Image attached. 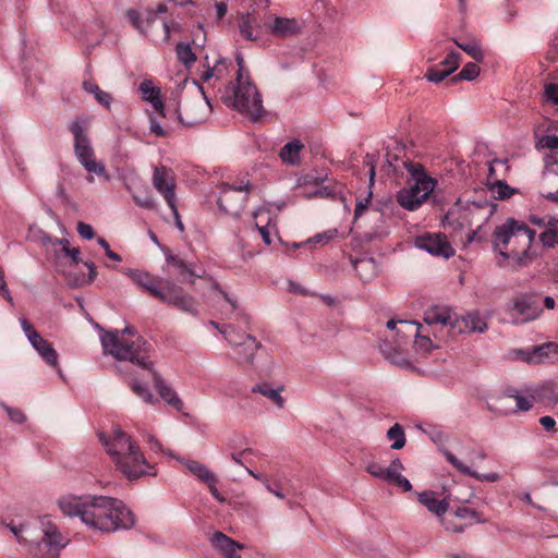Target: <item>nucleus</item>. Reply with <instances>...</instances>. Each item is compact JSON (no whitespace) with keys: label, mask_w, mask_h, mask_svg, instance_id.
<instances>
[{"label":"nucleus","mask_w":558,"mask_h":558,"mask_svg":"<svg viewBox=\"0 0 558 558\" xmlns=\"http://www.w3.org/2000/svg\"><path fill=\"white\" fill-rule=\"evenodd\" d=\"M178 461H180L191 474H193L203 483L213 481L215 473H213L205 464L195 460H186L181 458H178Z\"/></svg>","instance_id":"38"},{"label":"nucleus","mask_w":558,"mask_h":558,"mask_svg":"<svg viewBox=\"0 0 558 558\" xmlns=\"http://www.w3.org/2000/svg\"><path fill=\"white\" fill-rule=\"evenodd\" d=\"M142 99L149 102L155 111L165 116V104L161 97L160 87L156 86L151 80H144L138 86Z\"/></svg>","instance_id":"24"},{"label":"nucleus","mask_w":558,"mask_h":558,"mask_svg":"<svg viewBox=\"0 0 558 558\" xmlns=\"http://www.w3.org/2000/svg\"><path fill=\"white\" fill-rule=\"evenodd\" d=\"M100 342L105 354L111 355L118 361H129L149 372L160 398L177 411L183 409V402L177 391L155 371V364L148 355V343L142 337L135 336L133 328L125 327L123 330L104 331L100 335Z\"/></svg>","instance_id":"2"},{"label":"nucleus","mask_w":558,"mask_h":558,"mask_svg":"<svg viewBox=\"0 0 558 558\" xmlns=\"http://www.w3.org/2000/svg\"><path fill=\"white\" fill-rule=\"evenodd\" d=\"M221 335L233 349L232 359L239 365L253 364L257 351L262 348V343L255 337L234 327L221 329Z\"/></svg>","instance_id":"10"},{"label":"nucleus","mask_w":558,"mask_h":558,"mask_svg":"<svg viewBox=\"0 0 558 558\" xmlns=\"http://www.w3.org/2000/svg\"><path fill=\"white\" fill-rule=\"evenodd\" d=\"M336 194H337V192L333 187L319 186L308 193H304V196L307 198H312V197L333 198V197H336Z\"/></svg>","instance_id":"50"},{"label":"nucleus","mask_w":558,"mask_h":558,"mask_svg":"<svg viewBox=\"0 0 558 558\" xmlns=\"http://www.w3.org/2000/svg\"><path fill=\"white\" fill-rule=\"evenodd\" d=\"M167 12L165 4H159L157 10L145 9L142 11L130 9L126 11L129 23L142 35L150 38L155 43H165L170 37V32L174 24L170 26L161 21L158 14Z\"/></svg>","instance_id":"8"},{"label":"nucleus","mask_w":558,"mask_h":558,"mask_svg":"<svg viewBox=\"0 0 558 558\" xmlns=\"http://www.w3.org/2000/svg\"><path fill=\"white\" fill-rule=\"evenodd\" d=\"M450 73L446 69H440V65L429 68L426 73V78L433 83L444 81Z\"/></svg>","instance_id":"52"},{"label":"nucleus","mask_w":558,"mask_h":558,"mask_svg":"<svg viewBox=\"0 0 558 558\" xmlns=\"http://www.w3.org/2000/svg\"><path fill=\"white\" fill-rule=\"evenodd\" d=\"M501 167V168H505V170H507V160H502V159H494L490 163H489V167H488V183L493 182L496 177V172L498 170V168Z\"/></svg>","instance_id":"56"},{"label":"nucleus","mask_w":558,"mask_h":558,"mask_svg":"<svg viewBox=\"0 0 558 558\" xmlns=\"http://www.w3.org/2000/svg\"><path fill=\"white\" fill-rule=\"evenodd\" d=\"M464 329L469 332L483 333L487 330L486 318L481 315L478 311H471L461 317Z\"/></svg>","instance_id":"36"},{"label":"nucleus","mask_w":558,"mask_h":558,"mask_svg":"<svg viewBox=\"0 0 558 558\" xmlns=\"http://www.w3.org/2000/svg\"><path fill=\"white\" fill-rule=\"evenodd\" d=\"M545 101L558 107V84L549 83L544 88Z\"/></svg>","instance_id":"53"},{"label":"nucleus","mask_w":558,"mask_h":558,"mask_svg":"<svg viewBox=\"0 0 558 558\" xmlns=\"http://www.w3.org/2000/svg\"><path fill=\"white\" fill-rule=\"evenodd\" d=\"M83 88L86 93L94 95L95 99L106 107L107 109L110 108L112 97L109 93L104 92L99 88V86L92 82V81H84L83 82Z\"/></svg>","instance_id":"42"},{"label":"nucleus","mask_w":558,"mask_h":558,"mask_svg":"<svg viewBox=\"0 0 558 558\" xmlns=\"http://www.w3.org/2000/svg\"><path fill=\"white\" fill-rule=\"evenodd\" d=\"M403 464L399 459L391 461L389 466L384 469L380 480L384 482L392 483L400 487L403 492H411L412 484L410 481L401 474Z\"/></svg>","instance_id":"27"},{"label":"nucleus","mask_w":558,"mask_h":558,"mask_svg":"<svg viewBox=\"0 0 558 558\" xmlns=\"http://www.w3.org/2000/svg\"><path fill=\"white\" fill-rule=\"evenodd\" d=\"M387 438L392 442L391 449L399 450L405 445V434L400 424H395L388 429Z\"/></svg>","instance_id":"45"},{"label":"nucleus","mask_w":558,"mask_h":558,"mask_svg":"<svg viewBox=\"0 0 558 558\" xmlns=\"http://www.w3.org/2000/svg\"><path fill=\"white\" fill-rule=\"evenodd\" d=\"M253 217L255 228L258 230L265 244L269 245L271 243L270 230L274 228L271 227L272 218L270 211L265 207H260L254 211Z\"/></svg>","instance_id":"28"},{"label":"nucleus","mask_w":558,"mask_h":558,"mask_svg":"<svg viewBox=\"0 0 558 558\" xmlns=\"http://www.w3.org/2000/svg\"><path fill=\"white\" fill-rule=\"evenodd\" d=\"M70 131L74 136V153L80 163L88 173H95L98 177L108 179L105 166L95 160V151L85 133L83 122L80 120L73 121L70 125Z\"/></svg>","instance_id":"9"},{"label":"nucleus","mask_w":558,"mask_h":558,"mask_svg":"<svg viewBox=\"0 0 558 558\" xmlns=\"http://www.w3.org/2000/svg\"><path fill=\"white\" fill-rule=\"evenodd\" d=\"M126 383L130 389L145 403L155 404L158 401V399L150 391L148 384L138 377L130 376Z\"/></svg>","instance_id":"34"},{"label":"nucleus","mask_w":558,"mask_h":558,"mask_svg":"<svg viewBox=\"0 0 558 558\" xmlns=\"http://www.w3.org/2000/svg\"><path fill=\"white\" fill-rule=\"evenodd\" d=\"M304 23L296 17H288L265 13V32L278 37L290 38L301 34Z\"/></svg>","instance_id":"14"},{"label":"nucleus","mask_w":558,"mask_h":558,"mask_svg":"<svg viewBox=\"0 0 558 558\" xmlns=\"http://www.w3.org/2000/svg\"><path fill=\"white\" fill-rule=\"evenodd\" d=\"M98 436L117 470L128 480L156 475L140 445L121 427L113 426L110 433Z\"/></svg>","instance_id":"3"},{"label":"nucleus","mask_w":558,"mask_h":558,"mask_svg":"<svg viewBox=\"0 0 558 558\" xmlns=\"http://www.w3.org/2000/svg\"><path fill=\"white\" fill-rule=\"evenodd\" d=\"M213 547L220 551L226 558H241L239 550L243 545L233 541L222 532H215L210 537Z\"/></svg>","instance_id":"25"},{"label":"nucleus","mask_w":558,"mask_h":558,"mask_svg":"<svg viewBox=\"0 0 558 558\" xmlns=\"http://www.w3.org/2000/svg\"><path fill=\"white\" fill-rule=\"evenodd\" d=\"M304 145L299 140H293L287 143L279 153V156L283 163L298 166L301 161V151Z\"/></svg>","instance_id":"32"},{"label":"nucleus","mask_w":558,"mask_h":558,"mask_svg":"<svg viewBox=\"0 0 558 558\" xmlns=\"http://www.w3.org/2000/svg\"><path fill=\"white\" fill-rule=\"evenodd\" d=\"M177 54H178V58L179 60L190 66L191 64H193L196 60V56L195 53L192 51L190 45H186V44H183V43H180L177 45Z\"/></svg>","instance_id":"46"},{"label":"nucleus","mask_w":558,"mask_h":558,"mask_svg":"<svg viewBox=\"0 0 558 558\" xmlns=\"http://www.w3.org/2000/svg\"><path fill=\"white\" fill-rule=\"evenodd\" d=\"M282 391V386L272 387L268 383L258 384L252 388V392L264 396L269 401H271L278 409H282L286 403V400L281 395Z\"/></svg>","instance_id":"31"},{"label":"nucleus","mask_w":558,"mask_h":558,"mask_svg":"<svg viewBox=\"0 0 558 558\" xmlns=\"http://www.w3.org/2000/svg\"><path fill=\"white\" fill-rule=\"evenodd\" d=\"M480 74V66L474 62L466 63L454 80L473 81Z\"/></svg>","instance_id":"48"},{"label":"nucleus","mask_w":558,"mask_h":558,"mask_svg":"<svg viewBox=\"0 0 558 558\" xmlns=\"http://www.w3.org/2000/svg\"><path fill=\"white\" fill-rule=\"evenodd\" d=\"M417 500L423 505L430 513L435 514L441 522L442 518L448 512V502L446 499H440L438 494L434 490H424L416 493Z\"/></svg>","instance_id":"22"},{"label":"nucleus","mask_w":558,"mask_h":558,"mask_svg":"<svg viewBox=\"0 0 558 558\" xmlns=\"http://www.w3.org/2000/svg\"><path fill=\"white\" fill-rule=\"evenodd\" d=\"M125 275L133 283L149 292V294L157 298L159 301L166 300V291L160 289L159 281L149 272L137 269H126Z\"/></svg>","instance_id":"20"},{"label":"nucleus","mask_w":558,"mask_h":558,"mask_svg":"<svg viewBox=\"0 0 558 558\" xmlns=\"http://www.w3.org/2000/svg\"><path fill=\"white\" fill-rule=\"evenodd\" d=\"M205 102L197 105L184 104L178 109L180 121L187 126L196 125L206 120L211 110L208 99L204 96Z\"/></svg>","instance_id":"19"},{"label":"nucleus","mask_w":558,"mask_h":558,"mask_svg":"<svg viewBox=\"0 0 558 558\" xmlns=\"http://www.w3.org/2000/svg\"><path fill=\"white\" fill-rule=\"evenodd\" d=\"M238 27L241 36L246 40H257L265 29V15L244 13L238 16Z\"/></svg>","instance_id":"17"},{"label":"nucleus","mask_w":558,"mask_h":558,"mask_svg":"<svg viewBox=\"0 0 558 558\" xmlns=\"http://www.w3.org/2000/svg\"><path fill=\"white\" fill-rule=\"evenodd\" d=\"M542 308L531 296H518L513 300L511 315L515 323H525L536 319Z\"/></svg>","instance_id":"18"},{"label":"nucleus","mask_w":558,"mask_h":558,"mask_svg":"<svg viewBox=\"0 0 558 558\" xmlns=\"http://www.w3.org/2000/svg\"><path fill=\"white\" fill-rule=\"evenodd\" d=\"M161 302L178 307L179 310L186 312L192 315L197 314L196 303L194 299L187 294H184L180 289L174 286H170L166 291V300Z\"/></svg>","instance_id":"23"},{"label":"nucleus","mask_w":558,"mask_h":558,"mask_svg":"<svg viewBox=\"0 0 558 558\" xmlns=\"http://www.w3.org/2000/svg\"><path fill=\"white\" fill-rule=\"evenodd\" d=\"M4 411L7 412L12 422L19 424L25 422L26 417L21 410L5 405Z\"/></svg>","instance_id":"58"},{"label":"nucleus","mask_w":558,"mask_h":558,"mask_svg":"<svg viewBox=\"0 0 558 558\" xmlns=\"http://www.w3.org/2000/svg\"><path fill=\"white\" fill-rule=\"evenodd\" d=\"M445 457L447 461L457 469L460 473L465 474L468 476H471L480 482H488V483H495L500 480V475L496 472H489V473H478L472 468L468 466L465 463H463L460 459H458L453 453L446 451Z\"/></svg>","instance_id":"26"},{"label":"nucleus","mask_w":558,"mask_h":558,"mask_svg":"<svg viewBox=\"0 0 558 558\" xmlns=\"http://www.w3.org/2000/svg\"><path fill=\"white\" fill-rule=\"evenodd\" d=\"M414 338V345L418 352L427 353L435 348L430 338L428 336L422 335L421 330L418 331V336H415Z\"/></svg>","instance_id":"49"},{"label":"nucleus","mask_w":558,"mask_h":558,"mask_svg":"<svg viewBox=\"0 0 558 558\" xmlns=\"http://www.w3.org/2000/svg\"><path fill=\"white\" fill-rule=\"evenodd\" d=\"M424 322L432 325L452 326L454 324L449 308L444 306H433L424 313Z\"/></svg>","instance_id":"29"},{"label":"nucleus","mask_w":558,"mask_h":558,"mask_svg":"<svg viewBox=\"0 0 558 558\" xmlns=\"http://www.w3.org/2000/svg\"><path fill=\"white\" fill-rule=\"evenodd\" d=\"M387 328L390 330H396L397 336L401 338H412L418 336L420 329L422 326L413 320H388Z\"/></svg>","instance_id":"33"},{"label":"nucleus","mask_w":558,"mask_h":558,"mask_svg":"<svg viewBox=\"0 0 558 558\" xmlns=\"http://www.w3.org/2000/svg\"><path fill=\"white\" fill-rule=\"evenodd\" d=\"M405 169L413 183L397 193V202L402 208L413 211L433 193L437 181L429 177L420 163L409 162L405 165Z\"/></svg>","instance_id":"7"},{"label":"nucleus","mask_w":558,"mask_h":558,"mask_svg":"<svg viewBox=\"0 0 558 558\" xmlns=\"http://www.w3.org/2000/svg\"><path fill=\"white\" fill-rule=\"evenodd\" d=\"M319 181H323V178L311 175V174H306V175H303L302 178L299 179V185L300 186H306V185H310V184H316Z\"/></svg>","instance_id":"64"},{"label":"nucleus","mask_w":558,"mask_h":558,"mask_svg":"<svg viewBox=\"0 0 558 558\" xmlns=\"http://www.w3.org/2000/svg\"><path fill=\"white\" fill-rule=\"evenodd\" d=\"M264 486L266 487V489L269 493L275 495L277 498H279V499H284L286 498V495L282 493V489L280 488L279 484L271 485L269 483V481H264Z\"/></svg>","instance_id":"63"},{"label":"nucleus","mask_w":558,"mask_h":558,"mask_svg":"<svg viewBox=\"0 0 558 558\" xmlns=\"http://www.w3.org/2000/svg\"><path fill=\"white\" fill-rule=\"evenodd\" d=\"M153 185L156 191L163 196L168 206L178 219L179 213L175 204L177 181L173 171L162 165L156 166L153 173Z\"/></svg>","instance_id":"13"},{"label":"nucleus","mask_w":558,"mask_h":558,"mask_svg":"<svg viewBox=\"0 0 558 558\" xmlns=\"http://www.w3.org/2000/svg\"><path fill=\"white\" fill-rule=\"evenodd\" d=\"M488 189L497 199H507L518 193L517 189L511 187L505 181L499 179L488 183Z\"/></svg>","instance_id":"41"},{"label":"nucleus","mask_w":558,"mask_h":558,"mask_svg":"<svg viewBox=\"0 0 558 558\" xmlns=\"http://www.w3.org/2000/svg\"><path fill=\"white\" fill-rule=\"evenodd\" d=\"M63 515L77 518L87 529L116 532L135 524L133 512L120 499L104 495H65L58 499Z\"/></svg>","instance_id":"1"},{"label":"nucleus","mask_w":558,"mask_h":558,"mask_svg":"<svg viewBox=\"0 0 558 558\" xmlns=\"http://www.w3.org/2000/svg\"><path fill=\"white\" fill-rule=\"evenodd\" d=\"M538 144L544 148L558 149V136L545 135L539 140Z\"/></svg>","instance_id":"61"},{"label":"nucleus","mask_w":558,"mask_h":558,"mask_svg":"<svg viewBox=\"0 0 558 558\" xmlns=\"http://www.w3.org/2000/svg\"><path fill=\"white\" fill-rule=\"evenodd\" d=\"M461 54L458 51H450L439 65L451 74L459 68Z\"/></svg>","instance_id":"47"},{"label":"nucleus","mask_w":558,"mask_h":558,"mask_svg":"<svg viewBox=\"0 0 558 558\" xmlns=\"http://www.w3.org/2000/svg\"><path fill=\"white\" fill-rule=\"evenodd\" d=\"M417 248L424 250L434 256L449 258L454 255V250L441 233H425L414 240Z\"/></svg>","instance_id":"16"},{"label":"nucleus","mask_w":558,"mask_h":558,"mask_svg":"<svg viewBox=\"0 0 558 558\" xmlns=\"http://www.w3.org/2000/svg\"><path fill=\"white\" fill-rule=\"evenodd\" d=\"M29 343L48 365L58 367V353L50 342L39 335L36 340H32Z\"/></svg>","instance_id":"30"},{"label":"nucleus","mask_w":558,"mask_h":558,"mask_svg":"<svg viewBox=\"0 0 558 558\" xmlns=\"http://www.w3.org/2000/svg\"><path fill=\"white\" fill-rule=\"evenodd\" d=\"M510 399H514L515 401V411H529L532 409L534 404L533 396H523L515 391L514 393H508L498 399L500 404H506Z\"/></svg>","instance_id":"40"},{"label":"nucleus","mask_w":558,"mask_h":558,"mask_svg":"<svg viewBox=\"0 0 558 558\" xmlns=\"http://www.w3.org/2000/svg\"><path fill=\"white\" fill-rule=\"evenodd\" d=\"M518 356L530 364L554 361L558 356V344L548 342L533 348L531 351H519Z\"/></svg>","instance_id":"21"},{"label":"nucleus","mask_w":558,"mask_h":558,"mask_svg":"<svg viewBox=\"0 0 558 558\" xmlns=\"http://www.w3.org/2000/svg\"><path fill=\"white\" fill-rule=\"evenodd\" d=\"M229 64L230 63L226 59L216 60L213 66L207 65L202 72L201 80L203 82L223 80L229 73Z\"/></svg>","instance_id":"35"},{"label":"nucleus","mask_w":558,"mask_h":558,"mask_svg":"<svg viewBox=\"0 0 558 558\" xmlns=\"http://www.w3.org/2000/svg\"><path fill=\"white\" fill-rule=\"evenodd\" d=\"M20 325L28 339V341L36 340L39 333L34 329L26 318H20Z\"/></svg>","instance_id":"57"},{"label":"nucleus","mask_w":558,"mask_h":558,"mask_svg":"<svg viewBox=\"0 0 558 558\" xmlns=\"http://www.w3.org/2000/svg\"><path fill=\"white\" fill-rule=\"evenodd\" d=\"M539 239L548 247L558 244V220L549 221L545 231L541 233Z\"/></svg>","instance_id":"43"},{"label":"nucleus","mask_w":558,"mask_h":558,"mask_svg":"<svg viewBox=\"0 0 558 558\" xmlns=\"http://www.w3.org/2000/svg\"><path fill=\"white\" fill-rule=\"evenodd\" d=\"M168 265H171L174 267L178 271V274L182 277L185 275L192 276V271L189 269V267L185 265V263L181 259H178L173 256L167 257Z\"/></svg>","instance_id":"55"},{"label":"nucleus","mask_w":558,"mask_h":558,"mask_svg":"<svg viewBox=\"0 0 558 558\" xmlns=\"http://www.w3.org/2000/svg\"><path fill=\"white\" fill-rule=\"evenodd\" d=\"M338 234L337 229H329L322 233L315 234L313 238L308 239L307 242L316 243V244H327L331 240H333Z\"/></svg>","instance_id":"51"},{"label":"nucleus","mask_w":558,"mask_h":558,"mask_svg":"<svg viewBox=\"0 0 558 558\" xmlns=\"http://www.w3.org/2000/svg\"><path fill=\"white\" fill-rule=\"evenodd\" d=\"M375 268L376 266L373 259H362L355 264V270L364 280H369L372 275L369 277H363V271H372L373 274Z\"/></svg>","instance_id":"54"},{"label":"nucleus","mask_w":558,"mask_h":558,"mask_svg":"<svg viewBox=\"0 0 558 558\" xmlns=\"http://www.w3.org/2000/svg\"><path fill=\"white\" fill-rule=\"evenodd\" d=\"M454 44L477 62L484 60V52L481 44L475 38L465 40L453 39Z\"/></svg>","instance_id":"39"},{"label":"nucleus","mask_w":558,"mask_h":558,"mask_svg":"<svg viewBox=\"0 0 558 558\" xmlns=\"http://www.w3.org/2000/svg\"><path fill=\"white\" fill-rule=\"evenodd\" d=\"M485 521L478 511L462 505L447 512L441 525L448 532L463 533L468 527Z\"/></svg>","instance_id":"12"},{"label":"nucleus","mask_w":558,"mask_h":558,"mask_svg":"<svg viewBox=\"0 0 558 558\" xmlns=\"http://www.w3.org/2000/svg\"><path fill=\"white\" fill-rule=\"evenodd\" d=\"M248 191V183L236 186H223L217 202L220 210L227 215L238 217L247 201Z\"/></svg>","instance_id":"15"},{"label":"nucleus","mask_w":558,"mask_h":558,"mask_svg":"<svg viewBox=\"0 0 558 558\" xmlns=\"http://www.w3.org/2000/svg\"><path fill=\"white\" fill-rule=\"evenodd\" d=\"M536 232L525 222L507 218L493 232L492 245L500 256L499 265H519L523 262L535 239Z\"/></svg>","instance_id":"4"},{"label":"nucleus","mask_w":558,"mask_h":558,"mask_svg":"<svg viewBox=\"0 0 558 558\" xmlns=\"http://www.w3.org/2000/svg\"><path fill=\"white\" fill-rule=\"evenodd\" d=\"M380 350L385 357L389 360L392 364L397 365L403 369H411L412 363L405 356V354L398 348H392L390 344L385 343L380 347Z\"/></svg>","instance_id":"37"},{"label":"nucleus","mask_w":558,"mask_h":558,"mask_svg":"<svg viewBox=\"0 0 558 558\" xmlns=\"http://www.w3.org/2000/svg\"><path fill=\"white\" fill-rule=\"evenodd\" d=\"M385 466L376 461L368 462L366 465V471L374 477L380 480L381 474L384 473Z\"/></svg>","instance_id":"62"},{"label":"nucleus","mask_w":558,"mask_h":558,"mask_svg":"<svg viewBox=\"0 0 558 558\" xmlns=\"http://www.w3.org/2000/svg\"><path fill=\"white\" fill-rule=\"evenodd\" d=\"M374 178H375V169L374 167L369 170V187L374 184ZM372 190L368 189L365 197H359L356 199L355 209H354V217L357 218L364 214V211L367 209L371 199H372Z\"/></svg>","instance_id":"44"},{"label":"nucleus","mask_w":558,"mask_h":558,"mask_svg":"<svg viewBox=\"0 0 558 558\" xmlns=\"http://www.w3.org/2000/svg\"><path fill=\"white\" fill-rule=\"evenodd\" d=\"M238 74L235 85L229 86L223 95L226 105L231 106L242 116L252 121L259 119L265 110L257 87L250 81L248 72L244 66V59L236 56Z\"/></svg>","instance_id":"6"},{"label":"nucleus","mask_w":558,"mask_h":558,"mask_svg":"<svg viewBox=\"0 0 558 558\" xmlns=\"http://www.w3.org/2000/svg\"><path fill=\"white\" fill-rule=\"evenodd\" d=\"M217 483H218V478L216 476V474L213 476V481H207L205 484L208 486V489L210 492V494L213 495V497L219 501V502H223L225 501V497L219 493L218 488H217Z\"/></svg>","instance_id":"60"},{"label":"nucleus","mask_w":558,"mask_h":558,"mask_svg":"<svg viewBox=\"0 0 558 558\" xmlns=\"http://www.w3.org/2000/svg\"><path fill=\"white\" fill-rule=\"evenodd\" d=\"M1 527L9 530L20 543L28 545L32 553L38 558H57L68 544L57 524L49 517L39 520L40 539L35 535L36 529L26 524L9 523Z\"/></svg>","instance_id":"5"},{"label":"nucleus","mask_w":558,"mask_h":558,"mask_svg":"<svg viewBox=\"0 0 558 558\" xmlns=\"http://www.w3.org/2000/svg\"><path fill=\"white\" fill-rule=\"evenodd\" d=\"M494 205L487 208V214L482 215L483 208L477 204H471L466 207L456 206L451 208L445 216L442 221L445 228H450L453 231L459 229H470L474 222L480 220L486 221L488 216L494 211Z\"/></svg>","instance_id":"11"},{"label":"nucleus","mask_w":558,"mask_h":558,"mask_svg":"<svg viewBox=\"0 0 558 558\" xmlns=\"http://www.w3.org/2000/svg\"><path fill=\"white\" fill-rule=\"evenodd\" d=\"M77 232L85 240H92L95 236L93 227L83 221L77 223Z\"/></svg>","instance_id":"59"}]
</instances>
